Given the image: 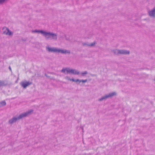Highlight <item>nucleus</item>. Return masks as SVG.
<instances>
[{"label":"nucleus","instance_id":"2eb2a0df","mask_svg":"<svg viewBox=\"0 0 155 155\" xmlns=\"http://www.w3.org/2000/svg\"><path fill=\"white\" fill-rule=\"evenodd\" d=\"M6 0H0V4L4 2Z\"/></svg>","mask_w":155,"mask_h":155},{"label":"nucleus","instance_id":"ddd939ff","mask_svg":"<svg viewBox=\"0 0 155 155\" xmlns=\"http://www.w3.org/2000/svg\"><path fill=\"white\" fill-rule=\"evenodd\" d=\"M87 73V72L86 71H85L84 72H83L81 73V74L83 75H84V74H86Z\"/></svg>","mask_w":155,"mask_h":155},{"label":"nucleus","instance_id":"aec40b11","mask_svg":"<svg viewBox=\"0 0 155 155\" xmlns=\"http://www.w3.org/2000/svg\"><path fill=\"white\" fill-rule=\"evenodd\" d=\"M2 85V83L1 81H0V86Z\"/></svg>","mask_w":155,"mask_h":155},{"label":"nucleus","instance_id":"9b49d317","mask_svg":"<svg viewBox=\"0 0 155 155\" xmlns=\"http://www.w3.org/2000/svg\"><path fill=\"white\" fill-rule=\"evenodd\" d=\"M73 70V69L68 68L66 69V71L68 73H70L72 74Z\"/></svg>","mask_w":155,"mask_h":155},{"label":"nucleus","instance_id":"f3484780","mask_svg":"<svg viewBox=\"0 0 155 155\" xmlns=\"http://www.w3.org/2000/svg\"><path fill=\"white\" fill-rule=\"evenodd\" d=\"M70 81H72L75 82V80L74 79L72 78V79H70Z\"/></svg>","mask_w":155,"mask_h":155},{"label":"nucleus","instance_id":"39448f33","mask_svg":"<svg viewBox=\"0 0 155 155\" xmlns=\"http://www.w3.org/2000/svg\"><path fill=\"white\" fill-rule=\"evenodd\" d=\"M116 94V93L115 92H113L112 93H110L108 95L105 96L104 97H103L101 98H100L99 99L100 101H101L104 99H105L108 97H112L114 95H115Z\"/></svg>","mask_w":155,"mask_h":155},{"label":"nucleus","instance_id":"4be33fe9","mask_svg":"<svg viewBox=\"0 0 155 155\" xmlns=\"http://www.w3.org/2000/svg\"><path fill=\"white\" fill-rule=\"evenodd\" d=\"M9 68L10 70H11V69L10 67H9Z\"/></svg>","mask_w":155,"mask_h":155},{"label":"nucleus","instance_id":"20e7f679","mask_svg":"<svg viewBox=\"0 0 155 155\" xmlns=\"http://www.w3.org/2000/svg\"><path fill=\"white\" fill-rule=\"evenodd\" d=\"M32 83L29 81H23L21 83V85L24 88H26L27 86L31 84Z\"/></svg>","mask_w":155,"mask_h":155},{"label":"nucleus","instance_id":"9d476101","mask_svg":"<svg viewBox=\"0 0 155 155\" xmlns=\"http://www.w3.org/2000/svg\"><path fill=\"white\" fill-rule=\"evenodd\" d=\"M79 74V72L78 71H77L76 70L73 69L72 74Z\"/></svg>","mask_w":155,"mask_h":155},{"label":"nucleus","instance_id":"6e6552de","mask_svg":"<svg viewBox=\"0 0 155 155\" xmlns=\"http://www.w3.org/2000/svg\"><path fill=\"white\" fill-rule=\"evenodd\" d=\"M149 14L151 16L155 17V8L153 10L149 12Z\"/></svg>","mask_w":155,"mask_h":155},{"label":"nucleus","instance_id":"f8f14e48","mask_svg":"<svg viewBox=\"0 0 155 155\" xmlns=\"http://www.w3.org/2000/svg\"><path fill=\"white\" fill-rule=\"evenodd\" d=\"M87 79L85 80H81L80 81V83L81 82H82L83 83H85V82H87Z\"/></svg>","mask_w":155,"mask_h":155},{"label":"nucleus","instance_id":"423d86ee","mask_svg":"<svg viewBox=\"0 0 155 155\" xmlns=\"http://www.w3.org/2000/svg\"><path fill=\"white\" fill-rule=\"evenodd\" d=\"M3 29L5 30L3 31V33L7 35H12V33L9 30L8 28H4Z\"/></svg>","mask_w":155,"mask_h":155},{"label":"nucleus","instance_id":"0eeeda50","mask_svg":"<svg viewBox=\"0 0 155 155\" xmlns=\"http://www.w3.org/2000/svg\"><path fill=\"white\" fill-rule=\"evenodd\" d=\"M129 51L124 50H118V53L120 54H129Z\"/></svg>","mask_w":155,"mask_h":155},{"label":"nucleus","instance_id":"4468645a","mask_svg":"<svg viewBox=\"0 0 155 155\" xmlns=\"http://www.w3.org/2000/svg\"><path fill=\"white\" fill-rule=\"evenodd\" d=\"M67 68H65V69H63L61 71L62 72H65V71H66V69Z\"/></svg>","mask_w":155,"mask_h":155},{"label":"nucleus","instance_id":"412c9836","mask_svg":"<svg viewBox=\"0 0 155 155\" xmlns=\"http://www.w3.org/2000/svg\"><path fill=\"white\" fill-rule=\"evenodd\" d=\"M51 37H52V38L53 39V38H54V36H51Z\"/></svg>","mask_w":155,"mask_h":155},{"label":"nucleus","instance_id":"a211bd4d","mask_svg":"<svg viewBox=\"0 0 155 155\" xmlns=\"http://www.w3.org/2000/svg\"><path fill=\"white\" fill-rule=\"evenodd\" d=\"M80 81L79 80V79H77L76 80H75V82H78V81H79L80 82Z\"/></svg>","mask_w":155,"mask_h":155},{"label":"nucleus","instance_id":"1a4fd4ad","mask_svg":"<svg viewBox=\"0 0 155 155\" xmlns=\"http://www.w3.org/2000/svg\"><path fill=\"white\" fill-rule=\"evenodd\" d=\"M6 104V103L5 101H3L0 102V107L5 106Z\"/></svg>","mask_w":155,"mask_h":155},{"label":"nucleus","instance_id":"dca6fc26","mask_svg":"<svg viewBox=\"0 0 155 155\" xmlns=\"http://www.w3.org/2000/svg\"><path fill=\"white\" fill-rule=\"evenodd\" d=\"M65 78L66 79H67V80H69L70 81V79H71V78H70L69 77H67Z\"/></svg>","mask_w":155,"mask_h":155},{"label":"nucleus","instance_id":"f03ea898","mask_svg":"<svg viewBox=\"0 0 155 155\" xmlns=\"http://www.w3.org/2000/svg\"><path fill=\"white\" fill-rule=\"evenodd\" d=\"M49 52H58L62 53H70V51L66 50L56 48H50L49 47L47 48Z\"/></svg>","mask_w":155,"mask_h":155},{"label":"nucleus","instance_id":"7ed1b4c3","mask_svg":"<svg viewBox=\"0 0 155 155\" xmlns=\"http://www.w3.org/2000/svg\"><path fill=\"white\" fill-rule=\"evenodd\" d=\"M33 32H40L43 34L46 38H51V36H54L55 38H53V39H57L56 35L52 33H51L49 32H46L42 31H39L37 30L33 31Z\"/></svg>","mask_w":155,"mask_h":155},{"label":"nucleus","instance_id":"6ab92c4d","mask_svg":"<svg viewBox=\"0 0 155 155\" xmlns=\"http://www.w3.org/2000/svg\"><path fill=\"white\" fill-rule=\"evenodd\" d=\"M95 44V43H94H94H93L91 44V46H93V45H94Z\"/></svg>","mask_w":155,"mask_h":155},{"label":"nucleus","instance_id":"f257e3e1","mask_svg":"<svg viewBox=\"0 0 155 155\" xmlns=\"http://www.w3.org/2000/svg\"><path fill=\"white\" fill-rule=\"evenodd\" d=\"M33 111L32 110H31L24 114H20L18 118L14 117L9 120V122L10 124H12L15 122L18 119H19L23 117H26L28 115L30 114Z\"/></svg>","mask_w":155,"mask_h":155}]
</instances>
